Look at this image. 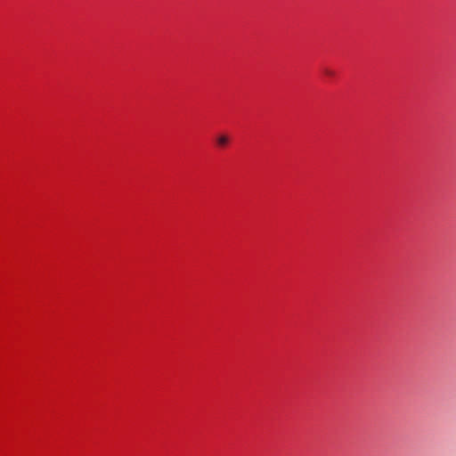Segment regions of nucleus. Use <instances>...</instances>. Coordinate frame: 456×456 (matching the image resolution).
Segmentation results:
<instances>
[{
    "label": "nucleus",
    "instance_id": "f03ea898",
    "mask_svg": "<svg viewBox=\"0 0 456 456\" xmlns=\"http://www.w3.org/2000/svg\"><path fill=\"white\" fill-rule=\"evenodd\" d=\"M324 73H325L327 76H330V77L334 75V72H333L332 70H330V69H326L324 70Z\"/></svg>",
    "mask_w": 456,
    "mask_h": 456
},
{
    "label": "nucleus",
    "instance_id": "f257e3e1",
    "mask_svg": "<svg viewBox=\"0 0 456 456\" xmlns=\"http://www.w3.org/2000/svg\"><path fill=\"white\" fill-rule=\"evenodd\" d=\"M229 137L226 134H220L216 137V142L219 147H224L229 143Z\"/></svg>",
    "mask_w": 456,
    "mask_h": 456
}]
</instances>
